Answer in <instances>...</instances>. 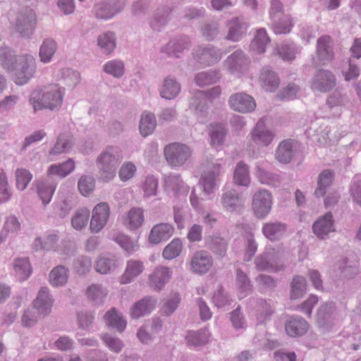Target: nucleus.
Instances as JSON below:
<instances>
[{
    "instance_id": "f257e3e1",
    "label": "nucleus",
    "mask_w": 361,
    "mask_h": 361,
    "mask_svg": "<svg viewBox=\"0 0 361 361\" xmlns=\"http://www.w3.org/2000/svg\"><path fill=\"white\" fill-rule=\"evenodd\" d=\"M121 158L120 149L114 146L106 147L97 157L99 178L103 181L109 182L115 177Z\"/></svg>"
},
{
    "instance_id": "f03ea898",
    "label": "nucleus",
    "mask_w": 361,
    "mask_h": 361,
    "mask_svg": "<svg viewBox=\"0 0 361 361\" xmlns=\"http://www.w3.org/2000/svg\"><path fill=\"white\" fill-rule=\"evenodd\" d=\"M63 101V94L60 88L52 87L48 90L33 92L30 97V103L34 111L42 109H50L51 111L59 109Z\"/></svg>"
},
{
    "instance_id": "7ed1b4c3",
    "label": "nucleus",
    "mask_w": 361,
    "mask_h": 361,
    "mask_svg": "<svg viewBox=\"0 0 361 361\" xmlns=\"http://www.w3.org/2000/svg\"><path fill=\"white\" fill-rule=\"evenodd\" d=\"M224 173V167L220 162L216 161L208 166L200 178L204 194L209 195L218 188Z\"/></svg>"
},
{
    "instance_id": "20e7f679",
    "label": "nucleus",
    "mask_w": 361,
    "mask_h": 361,
    "mask_svg": "<svg viewBox=\"0 0 361 361\" xmlns=\"http://www.w3.org/2000/svg\"><path fill=\"white\" fill-rule=\"evenodd\" d=\"M35 71L36 61L32 55L19 56L13 71L15 82L18 85L26 84L34 76Z\"/></svg>"
},
{
    "instance_id": "39448f33",
    "label": "nucleus",
    "mask_w": 361,
    "mask_h": 361,
    "mask_svg": "<svg viewBox=\"0 0 361 361\" xmlns=\"http://www.w3.org/2000/svg\"><path fill=\"white\" fill-rule=\"evenodd\" d=\"M191 149L186 145L174 142L164 148V156L168 164L172 167L183 166L190 157Z\"/></svg>"
},
{
    "instance_id": "423d86ee",
    "label": "nucleus",
    "mask_w": 361,
    "mask_h": 361,
    "mask_svg": "<svg viewBox=\"0 0 361 361\" xmlns=\"http://www.w3.org/2000/svg\"><path fill=\"white\" fill-rule=\"evenodd\" d=\"M37 23L34 11L26 8L19 12L16 21V30L23 38H30L33 35Z\"/></svg>"
},
{
    "instance_id": "0eeeda50",
    "label": "nucleus",
    "mask_w": 361,
    "mask_h": 361,
    "mask_svg": "<svg viewBox=\"0 0 361 361\" xmlns=\"http://www.w3.org/2000/svg\"><path fill=\"white\" fill-rule=\"evenodd\" d=\"M336 85V75L329 70L319 68L311 79V89L322 93L329 92Z\"/></svg>"
},
{
    "instance_id": "6e6552de",
    "label": "nucleus",
    "mask_w": 361,
    "mask_h": 361,
    "mask_svg": "<svg viewBox=\"0 0 361 361\" xmlns=\"http://www.w3.org/2000/svg\"><path fill=\"white\" fill-rule=\"evenodd\" d=\"M272 207V195L267 190L257 191L252 198V209L257 218L264 219L270 212Z\"/></svg>"
},
{
    "instance_id": "1a4fd4ad",
    "label": "nucleus",
    "mask_w": 361,
    "mask_h": 361,
    "mask_svg": "<svg viewBox=\"0 0 361 361\" xmlns=\"http://www.w3.org/2000/svg\"><path fill=\"white\" fill-rule=\"evenodd\" d=\"M249 25L242 18L233 17L226 23L227 34L225 39L233 42L240 41L245 35Z\"/></svg>"
},
{
    "instance_id": "9d476101",
    "label": "nucleus",
    "mask_w": 361,
    "mask_h": 361,
    "mask_svg": "<svg viewBox=\"0 0 361 361\" xmlns=\"http://www.w3.org/2000/svg\"><path fill=\"white\" fill-rule=\"evenodd\" d=\"M110 215L109 204L106 202H101L97 204L92 211L90 219V228L92 233L99 232L106 224Z\"/></svg>"
},
{
    "instance_id": "9b49d317",
    "label": "nucleus",
    "mask_w": 361,
    "mask_h": 361,
    "mask_svg": "<svg viewBox=\"0 0 361 361\" xmlns=\"http://www.w3.org/2000/svg\"><path fill=\"white\" fill-rule=\"evenodd\" d=\"M124 6V2L120 0L111 2H100L94 5L93 11L97 18L109 20L121 12Z\"/></svg>"
},
{
    "instance_id": "f8f14e48",
    "label": "nucleus",
    "mask_w": 361,
    "mask_h": 361,
    "mask_svg": "<svg viewBox=\"0 0 361 361\" xmlns=\"http://www.w3.org/2000/svg\"><path fill=\"white\" fill-rule=\"evenodd\" d=\"M195 60L204 66L216 63L221 59V50L213 45L199 47L195 54Z\"/></svg>"
},
{
    "instance_id": "ddd939ff",
    "label": "nucleus",
    "mask_w": 361,
    "mask_h": 361,
    "mask_svg": "<svg viewBox=\"0 0 361 361\" xmlns=\"http://www.w3.org/2000/svg\"><path fill=\"white\" fill-rule=\"evenodd\" d=\"M213 265L212 255L205 250L196 251L190 262V269L197 274H203L209 271Z\"/></svg>"
},
{
    "instance_id": "4468645a",
    "label": "nucleus",
    "mask_w": 361,
    "mask_h": 361,
    "mask_svg": "<svg viewBox=\"0 0 361 361\" xmlns=\"http://www.w3.org/2000/svg\"><path fill=\"white\" fill-rule=\"evenodd\" d=\"M245 200L242 194L235 189L224 190L221 203L224 210L228 212H240L244 205Z\"/></svg>"
},
{
    "instance_id": "2eb2a0df",
    "label": "nucleus",
    "mask_w": 361,
    "mask_h": 361,
    "mask_svg": "<svg viewBox=\"0 0 361 361\" xmlns=\"http://www.w3.org/2000/svg\"><path fill=\"white\" fill-rule=\"evenodd\" d=\"M249 62L246 54L241 49H238L227 57L225 65L232 74H240L247 70Z\"/></svg>"
},
{
    "instance_id": "dca6fc26",
    "label": "nucleus",
    "mask_w": 361,
    "mask_h": 361,
    "mask_svg": "<svg viewBox=\"0 0 361 361\" xmlns=\"http://www.w3.org/2000/svg\"><path fill=\"white\" fill-rule=\"evenodd\" d=\"M228 104L233 110L241 113L251 112L256 107L253 97L245 92L232 94L229 98Z\"/></svg>"
},
{
    "instance_id": "f3484780",
    "label": "nucleus",
    "mask_w": 361,
    "mask_h": 361,
    "mask_svg": "<svg viewBox=\"0 0 361 361\" xmlns=\"http://www.w3.org/2000/svg\"><path fill=\"white\" fill-rule=\"evenodd\" d=\"M312 231L318 238L321 240L327 238L330 233L335 231L332 213L328 212L314 221L312 225Z\"/></svg>"
},
{
    "instance_id": "a211bd4d",
    "label": "nucleus",
    "mask_w": 361,
    "mask_h": 361,
    "mask_svg": "<svg viewBox=\"0 0 361 361\" xmlns=\"http://www.w3.org/2000/svg\"><path fill=\"white\" fill-rule=\"evenodd\" d=\"M250 134L252 140L261 147L269 145L274 137V133L267 128L262 119L258 121Z\"/></svg>"
},
{
    "instance_id": "6ab92c4d",
    "label": "nucleus",
    "mask_w": 361,
    "mask_h": 361,
    "mask_svg": "<svg viewBox=\"0 0 361 361\" xmlns=\"http://www.w3.org/2000/svg\"><path fill=\"white\" fill-rule=\"evenodd\" d=\"M172 276V271L166 267H156L149 276V286L156 291H160L169 281Z\"/></svg>"
},
{
    "instance_id": "aec40b11",
    "label": "nucleus",
    "mask_w": 361,
    "mask_h": 361,
    "mask_svg": "<svg viewBox=\"0 0 361 361\" xmlns=\"http://www.w3.org/2000/svg\"><path fill=\"white\" fill-rule=\"evenodd\" d=\"M157 299L152 296H145L130 307V314L132 319H137L149 314L155 308Z\"/></svg>"
},
{
    "instance_id": "412c9836",
    "label": "nucleus",
    "mask_w": 361,
    "mask_h": 361,
    "mask_svg": "<svg viewBox=\"0 0 361 361\" xmlns=\"http://www.w3.org/2000/svg\"><path fill=\"white\" fill-rule=\"evenodd\" d=\"M54 299L47 287H41L36 299L33 301V307L39 314L47 315L51 312Z\"/></svg>"
},
{
    "instance_id": "4be33fe9",
    "label": "nucleus",
    "mask_w": 361,
    "mask_h": 361,
    "mask_svg": "<svg viewBox=\"0 0 361 361\" xmlns=\"http://www.w3.org/2000/svg\"><path fill=\"white\" fill-rule=\"evenodd\" d=\"M309 329L308 322L298 315L290 316L286 322L285 330L290 337H299L305 334Z\"/></svg>"
},
{
    "instance_id": "5701e85b",
    "label": "nucleus",
    "mask_w": 361,
    "mask_h": 361,
    "mask_svg": "<svg viewBox=\"0 0 361 361\" xmlns=\"http://www.w3.org/2000/svg\"><path fill=\"white\" fill-rule=\"evenodd\" d=\"M190 46L189 37H180L171 39L167 44L164 46L161 51L169 57L179 58L180 54Z\"/></svg>"
},
{
    "instance_id": "b1692460",
    "label": "nucleus",
    "mask_w": 361,
    "mask_h": 361,
    "mask_svg": "<svg viewBox=\"0 0 361 361\" xmlns=\"http://www.w3.org/2000/svg\"><path fill=\"white\" fill-rule=\"evenodd\" d=\"M335 310V305L332 302H326L319 308L317 322L319 327L328 329L333 326Z\"/></svg>"
},
{
    "instance_id": "393cba45",
    "label": "nucleus",
    "mask_w": 361,
    "mask_h": 361,
    "mask_svg": "<svg viewBox=\"0 0 361 361\" xmlns=\"http://www.w3.org/2000/svg\"><path fill=\"white\" fill-rule=\"evenodd\" d=\"M164 187L167 190L173 192L176 197L185 195L189 190L188 186L185 184L178 173H170L166 176Z\"/></svg>"
},
{
    "instance_id": "a878e982",
    "label": "nucleus",
    "mask_w": 361,
    "mask_h": 361,
    "mask_svg": "<svg viewBox=\"0 0 361 361\" xmlns=\"http://www.w3.org/2000/svg\"><path fill=\"white\" fill-rule=\"evenodd\" d=\"M203 94H196L190 100V106L193 109L197 119L200 123H205L208 120V104L207 98L202 97Z\"/></svg>"
},
{
    "instance_id": "bb28decb",
    "label": "nucleus",
    "mask_w": 361,
    "mask_h": 361,
    "mask_svg": "<svg viewBox=\"0 0 361 361\" xmlns=\"http://www.w3.org/2000/svg\"><path fill=\"white\" fill-rule=\"evenodd\" d=\"M286 231L287 225L279 221L265 223L262 228L264 235L272 242L280 240Z\"/></svg>"
},
{
    "instance_id": "cd10ccee",
    "label": "nucleus",
    "mask_w": 361,
    "mask_h": 361,
    "mask_svg": "<svg viewBox=\"0 0 361 361\" xmlns=\"http://www.w3.org/2000/svg\"><path fill=\"white\" fill-rule=\"evenodd\" d=\"M317 53L318 59L322 64L334 59V53L331 45V37L329 36L324 35L317 39Z\"/></svg>"
},
{
    "instance_id": "c85d7f7f",
    "label": "nucleus",
    "mask_w": 361,
    "mask_h": 361,
    "mask_svg": "<svg viewBox=\"0 0 361 361\" xmlns=\"http://www.w3.org/2000/svg\"><path fill=\"white\" fill-rule=\"evenodd\" d=\"M180 85L176 78L168 76L164 78L159 89L160 96L168 100L173 99L180 93Z\"/></svg>"
},
{
    "instance_id": "c756f323",
    "label": "nucleus",
    "mask_w": 361,
    "mask_h": 361,
    "mask_svg": "<svg viewBox=\"0 0 361 361\" xmlns=\"http://www.w3.org/2000/svg\"><path fill=\"white\" fill-rule=\"evenodd\" d=\"M119 265L118 258L112 254L102 255L95 263V270L102 274H106L114 271Z\"/></svg>"
},
{
    "instance_id": "7c9ffc66",
    "label": "nucleus",
    "mask_w": 361,
    "mask_h": 361,
    "mask_svg": "<svg viewBox=\"0 0 361 361\" xmlns=\"http://www.w3.org/2000/svg\"><path fill=\"white\" fill-rule=\"evenodd\" d=\"M173 233V227L169 224H159L154 226L149 236V241L158 244L161 241L167 240Z\"/></svg>"
},
{
    "instance_id": "2f4dec72",
    "label": "nucleus",
    "mask_w": 361,
    "mask_h": 361,
    "mask_svg": "<svg viewBox=\"0 0 361 361\" xmlns=\"http://www.w3.org/2000/svg\"><path fill=\"white\" fill-rule=\"evenodd\" d=\"M173 9V6L169 5L159 7L150 21L151 27L155 31H160L167 24Z\"/></svg>"
},
{
    "instance_id": "473e14b6",
    "label": "nucleus",
    "mask_w": 361,
    "mask_h": 361,
    "mask_svg": "<svg viewBox=\"0 0 361 361\" xmlns=\"http://www.w3.org/2000/svg\"><path fill=\"white\" fill-rule=\"evenodd\" d=\"M209 333L207 329H200L197 331H188L185 336L188 345L194 348L205 345L209 341Z\"/></svg>"
},
{
    "instance_id": "72a5a7b5",
    "label": "nucleus",
    "mask_w": 361,
    "mask_h": 361,
    "mask_svg": "<svg viewBox=\"0 0 361 361\" xmlns=\"http://www.w3.org/2000/svg\"><path fill=\"white\" fill-rule=\"evenodd\" d=\"M58 49L56 42L51 37L45 38L39 47V56L43 63H49Z\"/></svg>"
},
{
    "instance_id": "f704fd0d",
    "label": "nucleus",
    "mask_w": 361,
    "mask_h": 361,
    "mask_svg": "<svg viewBox=\"0 0 361 361\" xmlns=\"http://www.w3.org/2000/svg\"><path fill=\"white\" fill-rule=\"evenodd\" d=\"M271 39L269 37L267 30L264 28H259L252 40L250 49L256 54H262L265 52L267 46L270 43Z\"/></svg>"
},
{
    "instance_id": "c9c22d12",
    "label": "nucleus",
    "mask_w": 361,
    "mask_h": 361,
    "mask_svg": "<svg viewBox=\"0 0 361 361\" xmlns=\"http://www.w3.org/2000/svg\"><path fill=\"white\" fill-rule=\"evenodd\" d=\"M32 271L28 258H18L13 263V272L16 280L24 281L31 275Z\"/></svg>"
},
{
    "instance_id": "e433bc0d",
    "label": "nucleus",
    "mask_w": 361,
    "mask_h": 361,
    "mask_svg": "<svg viewBox=\"0 0 361 361\" xmlns=\"http://www.w3.org/2000/svg\"><path fill=\"white\" fill-rule=\"evenodd\" d=\"M334 179V173L331 169L322 171L319 176L317 181V188L314 191V195L319 198L324 197L326 192V189L331 185Z\"/></svg>"
},
{
    "instance_id": "4c0bfd02",
    "label": "nucleus",
    "mask_w": 361,
    "mask_h": 361,
    "mask_svg": "<svg viewBox=\"0 0 361 361\" xmlns=\"http://www.w3.org/2000/svg\"><path fill=\"white\" fill-rule=\"evenodd\" d=\"M294 155L293 142L291 140H285L280 142L276 151V158L279 162L288 164Z\"/></svg>"
},
{
    "instance_id": "58836bf2",
    "label": "nucleus",
    "mask_w": 361,
    "mask_h": 361,
    "mask_svg": "<svg viewBox=\"0 0 361 361\" xmlns=\"http://www.w3.org/2000/svg\"><path fill=\"white\" fill-rule=\"evenodd\" d=\"M271 29L276 35H287L290 33L294 26L293 19L289 15H283L281 18L271 19Z\"/></svg>"
},
{
    "instance_id": "ea45409f",
    "label": "nucleus",
    "mask_w": 361,
    "mask_h": 361,
    "mask_svg": "<svg viewBox=\"0 0 361 361\" xmlns=\"http://www.w3.org/2000/svg\"><path fill=\"white\" fill-rule=\"evenodd\" d=\"M106 325L111 329H116L118 332H123L126 328V321L123 319L115 307H112L104 315Z\"/></svg>"
},
{
    "instance_id": "a19ab883",
    "label": "nucleus",
    "mask_w": 361,
    "mask_h": 361,
    "mask_svg": "<svg viewBox=\"0 0 361 361\" xmlns=\"http://www.w3.org/2000/svg\"><path fill=\"white\" fill-rule=\"evenodd\" d=\"M144 270L142 262L130 260L128 262L126 271L121 276V282L123 284L130 283L135 277L139 276Z\"/></svg>"
},
{
    "instance_id": "79ce46f5",
    "label": "nucleus",
    "mask_w": 361,
    "mask_h": 361,
    "mask_svg": "<svg viewBox=\"0 0 361 361\" xmlns=\"http://www.w3.org/2000/svg\"><path fill=\"white\" fill-rule=\"evenodd\" d=\"M260 81L263 87L269 92H274L279 85V78L276 73L269 67H264L260 75Z\"/></svg>"
},
{
    "instance_id": "37998d69",
    "label": "nucleus",
    "mask_w": 361,
    "mask_h": 361,
    "mask_svg": "<svg viewBox=\"0 0 361 361\" xmlns=\"http://www.w3.org/2000/svg\"><path fill=\"white\" fill-rule=\"evenodd\" d=\"M0 61L1 66L8 72H13L17 64L18 58L14 51L8 47L0 48Z\"/></svg>"
},
{
    "instance_id": "c03bdc74",
    "label": "nucleus",
    "mask_w": 361,
    "mask_h": 361,
    "mask_svg": "<svg viewBox=\"0 0 361 361\" xmlns=\"http://www.w3.org/2000/svg\"><path fill=\"white\" fill-rule=\"evenodd\" d=\"M68 269L63 265L54 267L49 274V282L51 286L58 287L66 283L68 278Z\"/></svg>"
},
{
    "instance_id": "a18cd8bd",
    "label": "nucleus",
    "mask_w": 361,
    "mask_h": 361,
    "mask_svg": "<svg viewBox=\"0 0 361 361\" xmlns=\"http://www.w3.org/2000/svg\"><path fill=\"white\" fill-rule=\"evenodd\" d=\"M256 306L257 324H262L269 319L274 312L271 305L263 298L253 299Z\"/></svg>"
},
{
    "instance_id": "49530a36",
    "label": "nucleus",
    "mask_w": 361,
    "mask_h": 361,
    "mask_svg": "<svg viewBox=\"0 0 361 361\" xmlns=\"http://www.w3.org/2000/svg\"><path fill=\"white\" fill-rule=\"evenodd\" d=\"M157 126V120L153 114L144 112L140 118L139 129L141 135L147 137L152 134Z\"/></svg>"
},
{
    "instance_id": "de8ad7c7",
    "label": "nucleus",
    "mask_w": 361,
    "mask_h": 361,
    "mask_svg": "<svg viewBox=\"0 0 361 361\" xmlns=\"http://www.w3.org/2000/svg\"><path fill=\"white\" fill-rule=\"evenodd\" d=\"M220 78V73L217 70H209L196 74L195 82L200 87H204L216 82Z\"/></svg>"
},
{
    "instance_id": "09e8293b",
    "label": "nucleus",
    "mask_w": 361,
    "mask_h": 361,
    "mask_svg": "<svg viewBox=\"0 0 361 361\" xmlns=\"http://www.w3.org/2000/svg\"><path fill=\"white\" fill-rule=\"evenodd\" d=\"M74 169V161L72 159H68L63 163L51 165L48 169V173L64 178L70 174Z\"/></svg>"
},
{
    "instance_id": "8fccbe9b",
    "label": "nucleus",
    "mask_w": 361,
    "mask_h": 361,
    "mask_svg": "<svg viewBox=\"0 0 361 361\" xmlns=\"http://www.w3.org/2000/svg\"><path fill=\"white\" fill-rule=\"evenodd\" d=\"M233 179L238 185L247 186L250 184L249 167L243 161L237 164L233 173Z\"/></svg>"
},
{
    "instance_id": "3c124183",
    "label": "nucleus",
    "mask_w": 361,
    "mask_h": 361,
    "mask_svg": "<svg viewBox=\"0 0 361 361\" xmlns=\"http://www.w3.org/2000/svg\"><path fill=\"white\" fill-rule=\"evenodd\" d=\"M226 135V130L222 123H215L211 125V131L209 133L210 143L212 146L218 147L223 145Z\"/></svg>"
},
{
    "instance_id": "603ef678",
    "label": "nucleus",
    "mask_w": 361,
    "mask_h": 361,
    "mask_svg": "<svg viewBox=\"0 0 361 361\" xmlns=\"http://www.w3.org/2000/svg\"><path fill=\"white\" fill-rule=\"evenodd\" d=\"M97 42L102 51L109 54L116 48V35L110 31L104 32L98 37Z\"/></svg>"
},
{
    "instance_id": "864d4df0",
    "label": "nucleus",
    "mask_w": 361,
    "mask_h": 361,
    "mask_svg": "<svg viewBox=\"0 0 361 361\" xmlns=\"http://www.w3.org/2000/svg\"><path fill=\"white\" fill-rule=\"evenodd\" d=\"M90 219V211L87 208H80L75 211L71 218V224L74 229L80 231L85 228Z\"/></svg>"
},
{
    "instance_id": "5fc2aeb1",
    "label": "nucleus",
    "mask_w": 361,
    "mask_h": 361,
    "mask_svg": "<svg viewBox=\"0 0 361 361\" xmlns=\"http://www.w3.org/2000/svg\"><path fill=\"white\" fill-rule=\"evenodd\" d=\"M306 291V279L301 276H295L290 283V298H302Z\"/></svg>"
},
{
    "instance_id": "6e6d98bb",
    "label": "nucleus",
    "mask_w": 361,
    "mask_h": 361,
    "mask_svg": "<svg viewBox=\"0 0 361 361\" xmlns=\"http://www.w3.org/2000/svg\"><path fill=\"white\" fill-rule=\"evenodd\" d=\"M235 282L240 293L244 294V296L252 293V285L251 281L247 274L240 269L236 270Z\"/></svg>"
},
{
    "instance_id": "4d7b16f0",
    "label": "nucleus",
    "mask_w": 361,
    "mask_h": 361,
    "mask_svg": "<svg viewBox=\"0 0 361 361\" xmlns=\"http://www.w3.org/2000/svg\"><path fill=\"white\" fill-rule=\"evenodd\" d=\"M104 71L116 78H121L125 73V66L122 61L114 59L107 61L103 66Z\"/></svg>"
},
{
    "instance_id": "13d9d810",
    "label": "nucleus",
    "mask_w": 361,
    "mask_h": 361,
    "mask_svg": "<svg viewBox=\"0 0 361 361\" xmlns=\"http://www.w3.org/2000/svg\"><path fill=\"white\" fill-rule=\"evenodd\" d=\"M92 262L90 257L80 255L73 262V270L79 275H85L92 269Z\"/></svg>"
},
{
    "instance_id": "bf43d9fd",
    "label": "nucleus",
    "mask_w": 361,
    "mask_h": 361,
    "mask_svg": "<svg viewBox=\"0 0 361 361\" xmlns=\"http://www.w3.org/2000/svg\"><path fill=\"white\" fill-rule=\"evenodd\" d=\"M227 247L228 243L224 238L218 235L212 237L209 248L219 257L223 258L226 256Z\"/></svg>"
},
{
    "instance_id": "052dcab7",
    "label": "nucleus",
    "mask_w": 361,
    "mask_h": 361,
    "mask_svg": "<svg viewBox=\"0 0 361 361\" xmlns=\"http://www.w3.org/2000/svg\"><path fill=\"white\" fill-rule=\"evenodd\" d=\"M130 230H135L141 226L144 221V214L140 208L133 207L128 213L126 220Z\"/></svg>"
},
{
    "instance_id": "680f3d73",
    "label": "nucleus",
    "mask_w": 361,
    "mask_h": 361,
    "mask_svg": "<svg viewBox=\"0 0 361 361\" xmlns=\"http://www.w3.org/2000/svg\"><path fill=\"white\" fill-rule=\"evenodd\" d=\"M180 302V295L177 293H173L166 299L161 308V314L166 317L171 316L178 308Z\"/></svg>"
},
{
    "instance_id": "e2e57ef3",
    "label": "nucleus",
    "mask_w": 361,
    "mask_h": 361,
    "mask_svg": "<svg viewBox=\"0 0 361 361\" xmlns=\"http://www.w3.org/2000/svg\"><path fill=\"white\" fill-rule=\"evenodd\" d=\"M16 186L20 191L26 189L28 184L32 179V174L25 169H17L15 172Z\"/></svg>"
},
{
    "instance_id": "0e129e2a",
    "label": "nucleus",
    "mask_w": 361,
    "mask_h": 361,
    "mask_svg": "<svg viewBox=\"0 0 361 361\" xmlns=\"http://www.w3.org/2000/svg\"><path fill=\"white\" fill-rule=\"evenodd\" d=\"M182 248L181 240L179 238H175L165 247L162 255L166 259H175L180 255Z\"/></svg>"
},
{
    "instance_id": "69168bd1",
    "label": "nucleus",
    "mask_w": 361,
    "mask_h": 361,
    "mask_svg": "<svg viewBox=\"0 0 361 361\" xmlns=\"http://www.w3.org/2000/svg\"><path fill=\"white\" fill-rule=\"evenodd\" d=\"M106 294L107 292L101 285L92 284L87 289V298L97 305L103 302Z\"/></svg>"
},
{
    "instance_id": "338daca9",
    "label": "nucleus",
    "mask_w": 361,
    "mask_h": 361,
    "mask_svg": "<svg viewBox=\"0 0 361 361\" xmlns=\"http://www.w3.org/2000/svg\"><path fill=\"white\" fill-rule=\"evenodd\" d=\"M257 176L263 184L276 185L280 182V176L259 166H257Z\"/></svg>"
},
{
    "instance_id": "774afa93",
    "label": "nucleus",
    "mask_w": 361,
    "mask_h": 361,
    "mask_svg": "<svg viewBox=\"0 0 361 361\" xmlns=\"http://www.w3.org/2000/svg\"><path fill=\"white\" fill-rule=\"evenodd\" d=\"M72 147L70 140L63 136H59L54 146L49 151V156L53 157L63 153H67Z\"/></svg>"
}]
</instances>
